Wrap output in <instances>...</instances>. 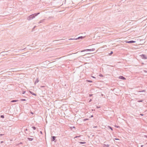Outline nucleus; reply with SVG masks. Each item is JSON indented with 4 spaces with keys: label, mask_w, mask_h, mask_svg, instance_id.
Listing matches in <instances>:
<instances>
[{
    "label": "nucleus",
    "mask_w": 147,
    "mask_h": 147,
    "mask_svg": "<svg viewBox=\"0 0 147 147\" xmlns=\"http://www.w3.org/2000/svg\"><path fill=\"white\" fill-rule=\"evenodd\" d=\"M39 13H35L34 14L30 15V16H29V19L30 20L31 19H33V18H34L35 17V16H36Z\"/></svg>",
    "instance_id": "f257e3e1"
},
{
    "label": "nucleus",
    "mask_w": 147,
    "mask_h": 147,
    "mask_svg": "<svg viewBox=\"0 0 147 147\" xmlns=\"http://www.w3.org/2000/svg\"><path fill=\"white\" fill-rule=\"evenodd\" d=\"M140 56L143 59H147V57L145 55H142Z\"/></svg>",
    "instance_id": "f03ea898"
},
{
    "label": "nucleus",
    "mask_w": 147,
    "mask_h": 147,
    "mask_svg": "<svg viewBox=\"0 0 147 147\" xmlns=\"http://www.w3.org/2000/svg\"><path fill=\"white\" fill-rule=\"evenodd\" d=\"M119 79L123 80H126V78H125L124 77L122 76H120L119 77Z\"/></svg>",
    "instance_id": "7ed1b4c3"
},
{
    "label": "nucleus",
    "mask_w": 147,
    "mask_h": 147,
    "mask_svg": "<svg viewBox=\"0 0 147 147\" xmlns=\"http://www.w3.org/2000/svg\"><path fill=\"white\" fill-rule=\"evenodd\" d=\"M56 138V137L54 136H51V141H54L55 140Z\"/></svg>",
    "instance_id": "20e7f679"
},
{
    "label": "nucleus",
    "mask_w": 147,
    "mask_h": 147,
    "mask_svg": "<svg viewBox=\"0 0 147 147\" xmlns=\"http://www.w3.org/2000/svg\"><path fill=\"white\" fill-rule=\"evenodd\" d=\"M39 80L38 79V78H36V80L34 82V84H35L36 83H38L39 82Z\"/></svg>",
    "instance_id": "39448f33"
},
{
    "label": "nucleus",
    "mask_w": 147,
    "mask_h": 147,
    "mask_svg": "<svg viewBox=\"0 0 147 147\" xmlns=\"http://www.w3.org/2000/svg\"><path fill=\"white\" fill-rule=\"evenodd\" d=\"M29 92L31 94H32L33 95H34V96H37V95L36 94L33 93V92H32V91H29Z\"/></svg>",
    "instance_id": "423d86ee"
},
{
    "label": "nucleus",
    "mask_w": 147,
    "mask_h": 147,
    "mask_svg": "<svg viewBox=\"0 0 147 147\" xmlns=\"http://www.w3.org/2000/svg\"><path fill=\"white\" fill-rule=\"evenodd\" d=\"M126 42L127 43H131L135 42V41L133 40H131L129 41H126Z\"/></svg>",
    "instance_id": "0eeeda50"
},
{
    "label": "nucleus",
    "mask_w": 147,
    "mask_h": 147,
    "mask_svg": "<svg viewBox=\"0 0 147 147\" xmlns=\"http://www.w3.org/2000/svg\"><path fill=\"white\" fill-rule=\"evenodd\" d=\"M94 50H95L94 49H87V51H94Z\"/></svg>",
    "instance_id": "6e6552de"
},
{
    "label": "nucleus",
    "mask_w": 147,
    "mask_h": 147,
    "mask_svg": "<svg viewBox=\"0 0 147 147\" xmlns=\"http://www.w3.org/2000/svg\"><path fill=\"white\" fill-rule=\"evenodd\" d=\"M109 146V144H104L103 147H108Z\"/></svg>",
    "instance_id": "1a4fd4ad"
},
{
    "label": "nucleus",
    "mask_w": 147,
    "mask_h": 147,
    "mask_svg": "<svg viewBox=\"0 0 147 147\" xmlns=\"http://www.w3.org/2000/svg\"><path fill=\"white\" fill-rule=\"evenodd\" d=\"M28 140L30 141H32L33 140V138H27Z\"/></svg>",
    "instance_id": "9d476101"
},
{
    "label": "nucleus",
    "mask_w": 147,
    "mask_h": 147,
    "mask_svg": "<svg viewBox=\"0 0 147 147\" xmlns=\"http://www.w3.org/2000/svg\"><path fill=\"white\" fill-rule=\"evenodd\" d=\"M18 100H12L11 101V102H18Z\"/></svg>",
    "instance_id": "9b49d317"
},
{
    "label": "nucleus",
    "mask_w": 147,
    "mask_h": 147,
    "mask_svg": "<svg viewBox=\"0 0 147 147\" xmlns=\"http://www.w3.org/2000/svg\"><path fill=\"white\" fill-rule=\"evenodd\" d=\"M86 82H90V83H92V82H93L91 80H86Z\"/></svg>",
    "instance_id": "f8f14e48"
},
{
    "label": "nucleus",
    "mask_w": 147,
    "mask_h": 147,
    "mask_svg": "<svg viewBox=\"0 0 147 147\" xmlns=\"http://www.w3.org/2000/svg\"><path fill=\"white\" fill-rule=\"evenodd\" d=\"M79 143L80 144H85L86 143V142H79Z\"/></svg>",
    "instance_id": "ddd939ff"
},
{
    "label": "nucleus",
    "mask_w": 147,
    "mask_h": 147,
    "mask_svg": "<svg viewBox=\"0 0 147 147\" xmlns=\"http://www.w3.org/2000/svg\"><path fill=\"white\" fill-rule=\"evenodd\" d=\"M108 127L111 130H112V131L113 130V128L112 127H111L110 126H108Z\"/></svg>",
    "instance_id": "4468645a"
},
{
    "label": "nucleus",
    "mask_w": 147,
    "mask_h": 147,
    "mask_svg": "<svg viewBox=\"0 0 147 147\" xmlns=\"http://www.w3.org/2000/svg\"><path fill=\"white\" fill-rule=\"evenodd\" d=\"M32 127L34 130H35L36 129V127L34 126H32Z\"/></svg>",
    "instance_id": "2eb2a0df"
},
{
    "label": "nucleus",
    "mask_w": 147,
    "mask_h": 147,
    "mask_svg": "<svg viewBox=\"0 0 147 147\" xmlns=\"http://www.w3.org/2000/svg\"><path fill=\"white\" fill-rule=\"evenodd\" d=\"M143 100H138L137 101V102H142L143 101Z\"/></svg>",
    "instance_id": "dca6fc26"
},
{
    "label": "nucleus",
    "mask_w": 147,
    "mask_h": 147,
    "mask_svg": "<svg viewBox=\"0 0 147 147\" xmlns=\"http://www.w3.org/2000/svg\"><path fill=\"white\" fill-rule=\"evenodd\" d=\"M1 117L2 118H4V115H1Z\"/></svg>",
    "instance_id": "f3484780"
},
{
    "label": "nucleus",
    "mask_w": 147,
    "mask_h": 147,
    "mask_svg": "<svg viewBox=\"0 0 147 147\" xmlns=\"http://www.w3.org/2000/svg\"><path fill=\"white\" fill-rule=\"evenodd\" d=\"M99 76L100 77H103V76L102 74H99Z\"/></svg>",
    "instance_id": "a211bd4d"
},
{
    "label": "nucleus",
    "mask_w": 147,
    "mask_h": 147,
    "mask_svg": "<svg viewBox=\"0 0 147 147\" xmlns=\"http://www.w3.org/2000/svg\"><path fill=\"white\" fill-rule=\"evenodd\" d=\"M88 120V119H84L83 120V121H86V120Z\"/></svg>",
    "instance_id": "6ab92c4d"
},
{
    "label": "nucleus",
    "mask_w": 147,
    "mask_h": 147,
    "mask_svg": "<svg viewBox=\"0 0 147 147\" xmlns=\"http://www.w3.org/2000/svg\"><path fill=\"white\" fill-rule=\"evenodd\" d=\"M21 100L22 101H25L26 100L25 99H21Z\"/></svg>",
    "instance_id": "aec40b11"
},
{
    "label": "nucleus",
    "mask_w": 147,
    "mask_h": 147,
    "mask_svg": "<svg viewBox=\"0 0 147 147\" xmlns=\"http://www.w3.org/2000/svg\"><path fill=\"white\" fill-rule=\"evenodd\" d=\"M113 53V52L112 51H111V53L109 54V55H111Z\"/></svg>",
    "instance_id": "412c9836"
},
{
    "label": "nucleus",
    "mask_w": 147,
    "mask_h": 147,
    "mask_svg": "<svg viewBox=\"0 0 147 147\" xmlns=\"http://www.w3.org/2000/svg\"><path fill=\"white\" fill-rule=\"evenodd\" d=\"M87 51V49H85V50H84L83 51H81V52L85 51Z\"/></svg>",
    "instance_id": "4be33fe9"
},
{
    "label": "nucleus",
    "mask_w": 147,
    "mask_h": 147,
    "mask_svg": "<svg viewBox=\"0 0 147 147\" xmlns=\"http://www.w3.org/2000/svg\"><path fill=\"white\" fill-rule=\"evenodd\" d=\"M45 87V86H40V87L41 88H44V87Z\"/></svg>",
    "instance_id": "5701e85b"
},
{
    "label": "nucleus",
    "mask_w": 147,
    "mask_h": 147,
    "mask_svg": "<svg viewBox=\"0 0 147 147\" xmlns=\"http://www.w3.org/2000/svg\"><path fill=\"white\" fill-rule=\"evenodd\" d=\"M25 92H25V91H23L22 92V94H24L25 93Z\"/></svg>",
    "instance_id": "b1692460"
},
{
    "label": "nucleus",
    "mask_w": 147,
    "mask_h": 147,
    "mask_svg": "<svg viewBox=\"0 0 147 147\" xmlns=\"http://www.w3.org/2000/svg\"><path fill=\"white\" fill-rule=\"evenodd\" d=\"M75 128V127L74 126H73V127H71V129H72V128Z\"/></svg>",
    "instance_id": "393cba45"
},
{
    "label": "nucleus",
    "mask_w": 147,
    "mask_h": 147,
    "mask_svg": "<svg viewBox=\"0 0 147 147\" xmlns=\"http://www.w3.org/2000/svg\"><path fill=\"white\" fill-rule=\"evenodd\" d=\"M80 136H76V137H75V138H77V137H80Z\"/></svg>",
    "instance_id": "a878e982"
},
{
    "label": "nucleus",
    "mask_w": 147,
    "mask_h": 147,
    "mask_svg": "<svg viewBox=\"0 0 147 147\" xmlns=\"http://www.w3.org/2000/svg\"><path fill=\"white\" fill-rule=\"evenodd\" d=\"M100 108V107H98V106H96V108H97V109H98V108Z\"/></svg>",
    "instance_id": "bb28decb"
},
{
    "label": "nucleus",
    "mask_w": 147,
    "mask_h": 147,
    "mask_svg": "<svg viewBox=\"0 0 147 147\" xmlns=\"http://www.w3.org/2000/svg\"><path fill=\"white\" fill-rule=\"evenodd\" d=\"M4 135V134H0V136H3V135Z\"/></svg>",
    "instance_id": "cd10ccee"
},
{
    "label": "nucleus",
    "mask_w": 147,
    "mask_h": 147,
    "mask_svg": "<svg viewBox=\"0 0 147 147\" xmlns=\"http://www.w3.org/2000/svg\"><path fill=\"white\" fill-rule=\"evenodd\" d=\"M144 137L147 138V136H146V135H144Z\"/></svg>",
    "instance_id": "c85d7f7f"
},
{
    "label": "nucleus",
    "mask_w": 147,
    "mask_h": 147,
    "mask_svg": "<svg viewBox=\"0 0 147 147\" xmlns=\"http://www.w3.org/2000/svg\"><path fill=\"white\" fill-rule=\"evenodd\" d=\"M92 100L91 99H90L89 100V102H90Z\"/></svg>",
    "instance_id": "c756f323"
},
{
    "label": "nucleus",
    "mask_w": 147,
    "mask_h": 147,
    "mask_svg": "<svg viewBox=\"0 0 147 147\" xmlns=\"http://www.w3.org/2000/svg\"><path fill=\"white\" fill-rule=\"evenodd\" d=\"M40 133L41 134H42V132L41 131H40Z\"/></svg>",
    "instance_id": "7c9ffc66"
},
{
    "label": "nucleus",
    "mask_w": 147,
    "mask_h": 147,
    "mask_svg": "<svg viewBox=\"0 0 147 147\" xmlns=\"http://www.w3.org/2000/svg\"><path fill=\"white\" fill-rule=\"evenodd\" d=\"M93 117V115H91V116L90 117V118L92 117Z\"/></svg>",
    "instance_id": "2f4dec72"
},
{
    "label": "nucleus",
    "mask_w": 147,
    "mask_h": 147,
    "mask_svg": "<svg viewBox=\"0 0 147 147\" xmlns=\"http://www.w3.org/2000/svg\"><path fill=\"white\" fill-rule=\"evenodd\" d=\"M22 144V142H20V143L19 144Z\"/></svg>",
    "instance_id": "473e14b6"
},
{
    "label": "nucleus",
    "mask_w": 147,
    "mask_h": 147,
    "mask_svg": "<svg viewBox=\"0 0 147 147\" xmlns=\"http://www.w3.org/2000/svg\"><path fill=\"white\" fill-rule=\"evenodd\" d=\"M92 94H90L89 95V96H92Z\"/></svg>",
    "instance_id": "72a5a7b5"
},
{
    "label": "nucleus",
    "mask_w": 147,
    "mask_h": 147,
    "mask_svg": "<svg viewBox=\"0 0 147 147\" xmlns=\"http://www.w3.org/2000/svg\"><path fill=\"white\" fill-rule=\"evenodd\" d=\"M3 142V141H2L1 142V143H2Z\"/></svg>",
    "instance_id": "f704fd0d"
},
{
    "label": "nucleus",
    "mask_w": 147,
    "mask_h": 147,
    "mask_svg": "<svg viewBox=\"0 0 147 147\" xmlns=\"http://www.w3.org/2000/svg\"><path fill=\"white\" fill-rule=\"evenodd\" d=\"M145 91V90H143L141 92H144Z\"/></svg>",
    "instance_id": "c9c22d12"
},
{
    "label": "nucleus",
    "mask_w": 147,
    "mask_h": 147,
    "mask_svg": "<svg viewBox=\"0 0 147 147\" xmlns=\"http://www.w3.org/2000/svg\"><path fill=\"white\" fill-rule=\"evenodd\" d=\"M116 127L117 128H118L119 127V126H116Z\"/></svg>",
    "instance_id": "e433bc0d"
},
{
    "label": "nucleus",
    "mask_w": 147,
    "mask_h": 147,
    "mask_svg": "<svg viewBox=\"0 0 147 147\" xmlns=\"http://www.w3.org/2000/svg\"><path fill=\"white\" fill-rule=\"evenodd\" d=\"M140 115H142V116H143V114H140Z\"/></svg>",
    "instance_id": "4c0bfd02"
},
{
    "label": "nucleus",
    "mask_w": 147,
    "mask_h": 147,
    "mask_svg": "<svg viewBox=\"0 0 147 147\" xmlns=\"http://www.w3.org/2000/svg\"><path fill=\"white\" fill-rule=\"evenodd\" d=\"M25 130V131H28V129H26Z\"/></svg>",
    "instance_id": "58836bf2"
},
{
    "label": "nucleus",
    "mask_w": 147,
    "mask_h": 147,
    "mask_svg": "<svg viewBox=\"0 0 147 147\" xmlns=\"http://www.w3.org/2000/svg\"><path fill=\"white\" fill-rule=\"evenodd\" d=\"M92 77L93 78H95V77H94V76H92Z\"/></svg>",
    "instance_id": "ea45409f"
},
{
    "label": "nucleus",
    "mask_w": 147,
    "mask_h": 147,
    "mask_svg": "<svg viewBox=\"0 0 147 147\" xmlns=\"http://www.w3.org/2000/svg\"><path fill=\"white\" fill-rule=\"evenodd\" d=\"M80 37L82 38V36H81V37H79L78 38V39H79V38H80Z\"/></svg>",
    "instance_id": "a19ab883"
},
{
    "label": "nucleus",
    "mask_w": 147,
    "mask_h": 147,
    "mask_svg": "<svg viewBox=\"0 0 147 147\" xmlns=\"http://www.w3.org/2000/svg\"><path fill=\"white\" fill-rule=\"evenodd\" d=\"M143 146V145H142L141 146V147H142Z\"/></svg>",
    "instance_id": "79ce46f5"
},
{
    "label": "nucleus",
    "mask_w": 147,
    "mask_h": 147,
    "mask_svg": "<svg viewBox=\"0 0 147 147\" xmlns=\"http://www.w3.org/2000/svg\"><path fill=\"white\" fill-rule=\"evenodd\" d=\"M116 139V140H118V139Z\"/></svg>",
    "instance_id": "37998d69"
}]
</instances>
